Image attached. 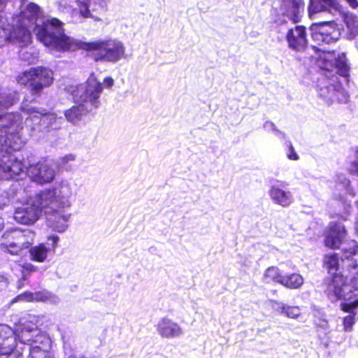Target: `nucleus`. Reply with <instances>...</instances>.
<instances>
[{
    "label": "nucleus",
    "mask_w": 358,
    "mask_h": 358,
    "mask_svg": "<svg viewBox=\"0 0 358 358\" xmlns=\"http://www.w3.org/2000/svg\"><path fill=\"white\" fill-rule=\"evenodd\" d=\"M36 36L45 46L59 52H87L95 62L115 63L126 57L123 43L115 38L85 42L74 39L64 33L63 23L52 18L38 26Z\"/></svg>",
    "instance_id": "1"
},
{
    "label": "nucleus",
    "mask_w": 358,
    "mask_h": 358,
    "mask_svg": "<svg viewBox=\"0 0 358 358\" xmlns=\"http://www.w3.org/2000/svg\"><path fill=\"white\" fill-rule=\"evenodd\" d=\"M15 80L29 91L24 96V102L37 103L44 90L53 84L54 72L44 66L30 67L19 73Z\"/></svg>",
    "instance_id": "2"
},
{
    "label": "nucleus",
    "mask_w": 358,
    "mask_h": 358,
    "mask_svg": "<svg viewBox=\"0 0 358 358\" xmlns=\"http://www.w3.org/2000/svg\"><path fill=\"white\" fill-rule=\"evenodd\" d=\"M322 266L331 278L326 283L325 294L332 301H341L345 299L348 287L347 278L341 273H338L339 256L337 253L327 254L324 256Z\"/></svg>",
    "instance_id": "3"
},
{
    "label": "nucleus",
    "mask_w": 358,
    "mask_h": 358,
    "mask_svg": "<svg viewBox=\"0 0 358 358\" xmlns=\"http://www.w3.org/2000/svg\"><path fill=\"white\" fill-rule=\"evenodd\" d=\"M34 233L30 230L12 229L6 231L2 236L4 248L13 255L30 248L34 242Z\"/></svg>",
    "instance_id": "4"
},
{
    "label": "nucleus",
    "mask_w": 358,
    "mask_h": 358,
    "mask_svg": "<svg viewBox=\"0 0 358 358\" xmlns=\"http://www.w3.org/2000/svg\"><path fill=\"white\" fill-rule=\"evenodd\" d=\"M33 201L41 214L42 212L47 215L54 214L69 206L64 196L57 195L55 188L41 191L36 194Z\"/></svg>",
    "instance_id": "5"
},
{
    "label": "nucleus",
    "mask_w": 358,
    "mask_h": 358,
    "mask_svg": "<svg viewBox=\"0 0 358 358\" xmlns=\"http://www.w3.org/2000/svg\"><path fill=\"white\" fill-rule=\"evenodd\" d=\"M25 169L23 162L13 154H0V180H17Z\"/></svg>",
    "instance_id": "6"
},
{
    "label": "nucleus",
    "mask_w": 358,
    "mask_h": 358,
    "mask_svg": "<svg viewBox=\"0 0 358 358\" xmlns=\"http://www.w3.org/2000/svg\"><path fill=\"white\" fill-rule=\"evenodd\" d=\"M103 92L102 83L98 80L96 74L92 72L85 81L83 101L88 103L94 109L100 104L99 98Z\"/></svg>",
    "instance_id": "7"
},
{
    "label": "nucleus",
    "mask_w": 358,
    "mask_h": 358,
    "mask_svg": "<svg viewBox=\"0 0 358 358\" xmlns=\"http://www.w3.org/2000/svg\"><path fill=\"white\" fill-rule=\"evenodd\" d=\"M287 46L295 52H304L308 45L306 27L304 25H295L289 28L285 36Z\"/></svg>",
    "instance_id": "8"
},
{
    "label": "nucleus",
    "mask_w": 358,
    "mask_h": 358,
    "mask_svg": "<svg viewBox=\"0 0 358 358\" xmlns=\"http://www.w3.org/2000/svg\"><path fill=\"white\" fill-rule=\"evenodd\" d=\"M22 146L19 131H6V127H0V154H12Z\"/></svg>",
    "instance_id": "9"
},
{
    "label": "nucleus",
    "mask_w": 358,
    "mask_h": 358,
    "mask_svg": "<svg viewBox=\"0 0 358 358\" xmlns=\"http://www.w3.org/2000/svg\"><path fill=\"white\" fill-rule=\"evenodd\" d=\"M28 173L31 180L40 185L51 182L55 176V171L46 161L30 165Z\"/></svg>",
    "instance_id": "10"
},
{
    "label": "nucleus",
    "mask_w": 358,
    "mask_h": 358,
    "mask_svg": "<svg viewBox=\"0 0 358 358\" xmlns=\"http://www.w3.org/2000/svg\"><path fill=\"white\" fill-rule=\"evenodd\" d=\"M78 6L80 15L85 18H92L96 21L101 20L107 10L105 0L80 1Z\"/></svg>",
    "instance_id": "11"
},
{
    "label": "nucleus",
    "mask_w": 358,
    "mask_h": 358,
    "mask_svg": "<svg viewBox=\"0 0 358 358\" xmlns=\"http://www.w3.org/2000/svg\"><path fill=\"white\" fill-rule=\"evenodd\" d=\"M310 29L312 39L317 46L329 45L336 42L338 39L336 30L332 28H326L323 24H312Z\"/></svg>",
    "instance_id": "12"
},
{
    "label": "nucleus",
    "mask_w": 358,
    "mask_h": 358,
    "mask_svg": "<svg viewBox=\"0 0 358 358\" xmlns=\"http://www.w3.org/2000/svg\"><path fill=\"white\" fill-rule=\"evenodd\" d=\"M58 242L59 237L57 236H48L46 244L41 243L29 249L30 259L34 262H44L49 252H55L58 246Z\"/></svg>",
    "instance_id": "13"
},
{
    "label": "nucleus",
    "mask_w": 358,
    "mask_h": 358,
    "mask_svg": "<svg viewBox=\"0 0 358 358\" xmlns=\"http://www.w3.org/2000/svg\"><path fill=\"white\" fill-rule=\"evenodd\" d=\"M41 213L34 204L25 203L15 208L13 217L18 223L26 225H31L35 223L40 217Z\"/></svg>",
    "instance_id": "14"
},
{
    "label": "nucleus",
    "mask_w": 358,
    "mask_h": 358,
    "mask_svg": "<svg viewBox=\"0 0 358 358\" xmlns=\"http://www.w3.org/2000/svg\"><path fill=\"white\" fill-rule=\"evenodd\" d=\"M347 235L345 227L341 223L332 222L327 228L324 243L330 249H338Z\"/></svg>",
    "instance_id": "15"
},
{
    "label": "nucleus",
    "mask_w": 358,
    "mask_h": 358,
    "mask_svg": "<svg viewBox=\"0 0 358 358\" xmlns=\"http://www.w3.org/2000/svg\"><path fill=\"white\" fill-rule=\"evenodd\" d=\"M280 8L282 15L287 17L294 24L301 22L305 9L304 0H281Z\"/></svg>",
    "instance_id": "16"
},
{
    "label": "nucleus",
    "mask_w": 358,
    "mask_h": 358,
    "mask_svg": "<svg viewBox=\"0 0 358 358\" xmlns=\"http://www.w3.org/2000/svg\"><path fill=\"white\" fill-rule=\"evenodd\" d=\"M15 348V338L8 326L0 329V358H10Z\"/></svg>",
    "instance_id": "17"
},
{
    "label": "nucleus",
    "mask_w": 358,
    "mask_h": 358,
    "mask_svg": "<svg viewBox=\"0 0 358 358\" xmlns=\"http://www.w3.org/2000/svg\"><path fill=\"white\" fill-rule=\"evenodd\" d=\"M157 330L162 338H173L183 333L181 327L168 317L162 318L157 323Z\"/></svg>",
    "instance_id": "18"
},
{
    "label": "nucleus",
    "mask_w": 358,
    "mask_h": 358,
    "mask_svg": "<svg viewBox=\"0 0 358 358\" xmlns=\"http://www.w3.org/2000/svg\"><path fill=\"white\" fill-rule=\"evenodd\" d=\"M34 343H41L43 346L33 345L30 348L29 358H52L48 348L50 345V339L44 335H39L37 338L32 341Z\"/></svg>",
    "instance_id": "19"
},
{
    "label": "nucleus",
    "mask_w": 358,
    "mask_h": 358,
    "mask_svg": "<svg viewBox=\"0 0 358 358\" xmlns=\"http://www.w3.org/2000/svg\"><path fill=\"white\" fill-rule=\"evenodd\" d=\"M268 194L275 203L282 207H288L293 201L291 192L283 190L275 185L271 187Z\"/></svg>",
    "instance_id": "20"
},
{
    "label": "nucleus",
    "mask_w": 358,
    "mask_h": 358,
    "mask_svg": "<svg viewBox=\"0 0 358 358\" xmlns=\"http://www.w3.org/2000/svg\"><path fill=\"white\" fill-rule=\"evenodd\" d=\"M88 105V103H84L82 101L81 103L73 106L64 112L66 118L67 120L72 122L80 120L83 115L90 113L94 109L91 106H89Z\"/></svg>",
    "instance_id": "21"
},
{
    "label": "nucleus",
    "mask_w": 358,
    "mask_h": 358,
    "mask_svg": "<svg viewBox=\"0 0 358 358\" xmlns=\"http://www.w3.org/2000/svg\"><path fill=\"white\" fill-rule=\"evenodd\" d=\"M349 274L345 276L349 278V283L346 289V298L341 300H351L356 295L353 294L354 292L358 291V264H355L350 265L348 269Z\"/></svg>",
    "instance_id": "22"
},
{
    "label": "nucleus",
    "mask_w": 358,
    "mask_h": 358,
    "mask_svg": "<svg viewBox=\"0 0 358 358\" xmlns=\"http://www.w3.org/2000/svg\"><path fill=\"white\" fill-rule=\"evenodd\" d=\"M33 26H28V22H21L19 20V23L15 27H12L10 33L13 42H25L30 39L31 33L29 28Z\"/></svg>",
    "instance_id": "23"
},
{
    "label": "nucleus",
    "mask_w": 358,
    "mask_h": 358,
    "mask_svg": "<svg viewBox=\"0 0 358 358\" xmlns=\"http://www.w3.org/2000/svg\"><path fill=\"white\" fill-rule=\"evenodd\" d=\"M304 284L303 277L299 273H284L280 285L288 289H299Z\"/></svg>",
    "instance_id": "24"
},
{
    "label": "nucleus",
    "mask_w": 358,
    "mask_h": 358,
    "mask_svg": "<svg viewBox=\"0 0 358 358\" xmlns=\"http://www.w3.org/2000/svg\"><path fill=\"white\" fill-rule=\"evenodd\" d=\"M40 7L34 3H29L25 10L20 13L19 18L21 22H28V26H34L39 16Z\"/></svg>",
    "instance_id": "25"
},
{
    "label": "nucleus",
    "mask_w": 358,
    "mask_h": 358,
    "mask_svg": "<svg viewBox=\"0 0 358 358\" xmlns=\"http://www.w3.org/2000/svg\"><path fill=\"white\" fill-rule=\"evenodd\" d=\"M283 272L276 266L266 268L262 275V281L264 283H276L280 285Z\"/></svg>",
    "instance_id": "26"
},
{
    "label": "nucleus",
    "mask_w": 358,
    "mask_h": 358,
    "mask_svg": "<svg viewBox=\"0 0 358 358\" xmlns=\"http://www.w3.org/2000/svg\"><path fill=\"white\" fill-rule=\"evenodd\" d=\"M6 124L0 127H6V131H19L23 128V118L19 113H12L5 116Z\"/></svg>",
    "instance_id": "27"
},
{
    "label": "nucleus",
    "mask_w": 358,
    "mask_h": 358,
    "mask_svg": "<svg viewBox=\"0 0 358 358\" xmlns=\"http://www.w3.org/2000/svg\"><path fill=\"white\" fill-rule=\"evenodd\" d=\"M31 103H24V99L22 100L20 110L24 113L28 117L27 119H38L41 122L43 118L44 115L47 114V109L43 108H37L29 106Z\"/></svg>",
    "instance_id": "28"
},
{
    "label": "nucleus",
    "mask_w": 358,
    "mask_h": 358,
    "mask_svg": "<svg viewBox=\"0 0 358 358\" xmlns=\"http://www.w3.org/2000/svg\"><path fill=\"white\" fill-rule=\"evenodd\" d=\"M335 0H309V13H316L329 10L335 6Z\"/></svg>",
    "instance_id": "29"
},
{
    "label": "nucleus",
    "mask_w": 358,
    "mask_h": 358,
    "mask_svg": "<svg viewBox=\"0 0 358 358\" xmlns=\"http://www.w3.org/2000/svg\"><path fill=\"white\" fill-rule=\"evenodd\" d=\"M59 212L55 213L54 214H50L52 217L49 218L50 226L52 228L54 231L57 232H64L66 228L67 224L66 222L68 221L69 217L61 215Z\"/></svg>",
    "instance_id": "30"
},
{
    "label": "nucleus",
    "mask_w": 358,
    "mask_h": 358,
    "mask_svg": "<svg viewBox=\"0 0 358 358\" xmlns=\"http://www.w3.org/2000/svg\"><path fill=\"white\" fill-rule=\"evenodd\" d=\"M334 65L341 76L344 77L348 76L350 68L347 64V58L345 53L341 52L335 57Z\"/></svg>",
    "instance_id": "31"
},
{
    "label": "nucleus",
    "mask_w": 358,
    "mask_h": 358,
    "mask_svg": "<svg viewBox=\"0 0 358 358\" xmlns=\"http://www.w3.org/2000/svg\"><path fill=\"white\" fill-rule=\"evenodd\" d=\"M62 119L61 117H58L56 113L49 112L47 110V114L44 115L42 119V122L45 124L47 127L52 129H58L60 127L59 120Z\"/></svg>",
    "instance_id": "32"
},
{
    "label": "nucleus",
    "mask_w": 358,
    "mask_h": 358,
    "mask_svg": "<svg viewBox=\"0 0 358 358\" xmlns=\"http://www.w3.org/2000/svg\"><path fill=\"white\" fill-rule=\"evenodd\" d=\"M17 102V99L11 94H0V109L1 111L8 108Z\"/></svg>",
    "instance_id": "33"
},
{
    "label": "nucleus",
    "mask_w": 358,
    "mask_h": 358,
    "mask_svg": "<svg viewBox=\"0 0 358 358\" xmlns=\"http://www.w3.org/2000/svg\"><path fill=\"white\" fill-rule=\"evenodd\" d=\"M281 312L287 317L293 319L297 318L301 314L300 308L294 306H283Z\"/></svg>",
    "instance_id": "34"
},
{
    "label": "nucleus",
    "mask_w": 358,
    "mask_h": 358,
    "mask_svg": "<svg viewBox=\"0 0 358 358\" xmlns=\"http://www.w3.org/2000/svg\"><path fill=\"white\" fill-rule=\"evenodd\" d=\"M346 26L353 36L358 35V21L353 17L345 19Z\"/></svg>",
    "instance_id": "35"
},
{
    "label": "nucleus",
    "mask_w": 358,
    "mask_h": 358,
    "mask_svg": "<svg viewBox=\"0 0 358 358\" xmlns=\"http://www.w3.org/2000/svg\"><path fill=\"white\" fill-rule=\"evenodd\" d=\"M10 42H13L10 29L7 28H0V46H3Z\"/></svg>",
    "instance_id": "36"
},
{
    "label": "nucleus",
    "mask_w": 358,
    "mask_h": 358,
    "mask_svg": "<svg viewBox=\"0 0 358 358\" xmlns=\"http://www.w3.org/2000/svg\"><path fill=\"white\" fill-rule=\"evenodd\" d=\"M355 315L356 313L352 315H346L343 319V329L345 331H350L352 329V327L355 323Z\"/></svg>",
    "instance_id": "37"
},
{
    "label": "nucleus",
    "mask_w": 358,
    "mask_h": 358,
    "mask_svg": "<svg viewBox=\"0 0 358 358\" xmlns=\"http://www.w3.org/2000/svg\"><path fill=\"white\" fill-rule=\"evenodd\" d=\"M355 159L348 164V172L352 176H358V150L355 152Z\"/></svg>",
    "instance_id": "38"
},
{
    "label": "nucleus",
    "mask_w": 358,
    "mask_h": 358,
    "mask_svg": "<svg viewBox=\"0 0 358 358\" xmlns=\"http://www.w3.org/2000/svg\"><path fill=\"white\" fill-rule=\"evenodd\" d=\"M341 307L343 312L353 314L354 310L358 308V299L350 303H342Z\"/></svg>",
    "instance_id": "39"
},
{
    "label": "nucleus",
    "mask_w": 358,
    "mask_h": 358,
    "mask_svg": "<svg viewBox=\"0 0 358 358\" xmlns=\"http://www.w3.org/2000/svg\"><path fill=\"white\" fill-rule=\"evenodd\" d=\"M34 302H45L50 299V294L46 291H38L33 292Z\"/></svg>",
    "instance_id": "40"
},
{
    "label": "nucleus",
    "mask_w": 358,
    "mask_h": 358,
    "mask_svg": "<svg viewBox=\"0 0 358 358\" xmlns=\"http://www.w3.org/2000/svg\"><path fill=\"white\" fill-rule=\"evenodd\" d=\"M15 300L24 302H34L33 292H24L22 294L17 295Z\"/></svg>",
    "instance_id": "41"
},
{
    "label": "nucleus",
    "mask_w": 358,
    "mask_h": 358,
    "mask_svg": "<svg viewBox=\"0 0 358 358\" xmlns=\"http://www.w3.org/2000/svg\"><path fill=\"white\" fill-rule=\"evenodd\" d=\"M287 147H288L287 152V158L289 160H292V161L298 160L299 159V157L297 155V153L296 152V151L294 148V146L291 142L289 141Z\"/></svg>",
    "instance_id": "42"
},
{
    "label": "nucleus",
    "mask_w": 358,
    "mask_h": 358,
    "mask_svg": "<svg viewBox=\"0 0 358 358\" xmlns=\"http://www.w3.org/2000/svg\"><path fill=\"white\" fill-rule=\"evenodd\" d=\"M104 85L106 89H111L114 85V80L112 77L108 76L103 79L102 85Z\"/></svg>",
    "instance_id": "43"
},
{
    "label": "nucleus",
    "mask_w": 358,
    "mask_h": 358,
    "mask_svg": "<svg viewBox=\"0 0 358 358\" xmlns=\"http://www.w3.org/2000/svg\"><path fill=\"white\" fill-rule=\"evenodd\" d=\"M31 322H34L36 325L42 322L43 315H29Z\"/></svg>",
    "instance_id": "44"
},
{
    "label": "nucleus",
    "mask_w": 358,
    "mask_h": 358,
    "mask_svg": "<svg viewBox=\"0 0 358 358\" xmlns=\"http://www.w3.org/2000/svg\"><path fill=\"white\" fill-rule=\"evenodd\" d=\"M8 280L4 275L0 273V291L7 285Z\"/></svg>",
    "instance_id": "45"
},
{
    "label": "nucleus",
    "mask_w": 358,
    "mask_h": 358,
    "mask_svg": "<svg viewBox=\"0 0 358 358\" xmlns=\"http://www.w3.org/2000/svg\"><path fill=\"white\" fill-rule=\"evenodd\" d=\"M349 6L352 8H357L358 7V0H345Z\"/></svg>",
    "instance_id": "46"
},
{
    "label": "nucleus",
    "mask_w": 358,
    "mask_h": 358,
    "mask_svg": "<svg viewBox=\"0 0 358 358\" xmlns=\"http://www.w3.org/2000/svg\"><path fill=\"white\" fill-rule=\"evenodd\" d=\"M8 0H0V10L3 8Z\"/></svg>",
    "instance_id": "47"
},
{
    "label": "nucleus",
    "mask_w": 358,
    "mask_h": 358,
    "mask_svg": "<svg viewBox=\"0 0 358 358\" xmlns=\"http://www.w3.org/2000/svg\"><path fill=\"white\" fill-rule=\"evenodd\" d=\"M3 227H4V222H3V218L1 217H0V231H1Z\"/></svg>",
    "instance_id": "48"
},
{
    "label": "nucleus",
    "mask_w": 358,
    "mask_h": 358,
    "mask_svg": "<svg viewBox=\"0 0 358 358\" xmlns=\"http://www.w3.org/2000/svg\"><path fill=\"white\" fill-rule=\"evenodd\" d=\"M68 158H69V159H71V160H73V159H74V157H73V155H69V156L68 157Z\"/></svg>",
    "instance_id": "49"
}]
</instances>
